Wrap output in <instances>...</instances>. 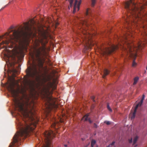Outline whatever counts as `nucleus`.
I'll return each mask as SVG.
<instances>
[{
	"label": "nucleus",
	"mask_w": 147,
	"mask_h": 147,
	"mask_svg": "<svg viewBox=\"0 0 147 147\" xmlns=\"http://www.w3.org/2000/svg\"><path fill=\"white\" fill-rule=\"evenodd\" d=\"M16 109L21 112L24 117L22 125L20 131L16 134L13 141L9 147H12L15 144L29 135L32 131L38 124L39 119L35 115L34 103H14Z\"/></svg>",
	"instance_id": "obj_1"
},
{
	"label": "nucleus",
	"mask_w": 147,
	"mask_h": 147,
	"mask_svg": "<svg viewBox=\"0 0 147 147\" xmlns=\"http://www.w3.org/2000/svg\"><path fill=\"white\" fill-rule=\"evenodd\" d=\"M29 22L24 23V26H20L18 28H14L13 26H11L10 30L8 31V32L5 33L4 35L0 36V39L5 38V41H3L1 43V45L4 44L8 45L11 43V47L16 53L18 52V50L20 47L23 48L26 42V38L28 35L32 33V28L34 30L35 28L33 26L35 23L34 19H31Z\"/></svg>",
	"instance_id": "obj_2"
},
{
	"label": "nucleus",
	"mask_w": 147,
	"mask_h": 147,
	"mask_svg": "<svg viewBox=\"0 0 147 147\" xmlns=\"http://www.w3.org/2000/svg\"><path fill=\"white\" fill-rule=\"evenodd\" d=\"M39 35V41L42 46L38 48H35L34 54H32L31 57L34 60L35 58L38 66L40 68H42L45 61V58L48 55V51L49 50L46 47L45 44L48 42L51 35L48 31L44 30L40 31Z\"/></svg>",
	"instance_id": "obj_3"
},
{
	"label": "nucleus",
	"mask_w": 147,
	"mask_h": 147,
	"mask_svg": "<svg viewBox=\"0 0 147 147\" xmlns=\"http://www.w3.org/2000/svg\"><path fill=\"white\" fill-rule=\"evenodd\" d=\"M125 41L122 42V43H119L117 45H112L109 47L106 48L103 51L104 54H110L119 48L124 51L127 55L131 58L133 57L134 60L132 63V66H134L136 64L135 61L136 58V56L132 53L133 49L134 47L133 44L131 43L128 41V37L126 34L124 37Z\"/></svg>",
	"instance_id": "obj_4"
},
{
	"label": "nucleus",
	"mask_w": 147,
	"mask_h": 147,
	"mask_svg": "<svg viewBox=\"0 0 147 147\" xmlns=\"http://www.w3.org/2000/svg\"><path fill=\"white\" fill-rule=\"evenodd\" d=\"M90 24L89 20L87 18L85 20H80L78 22V24H77L79 29L82 28V30H81V31L83 34V36L82 37V39L84 43L85 44V47L87 50L91 49V47L93 46L94 45V43L91 40V34L87 32V29L86 28L88 27Z\"/></svg>",
	"instance_id": "obj_5"
},
{
	"label": "nucleus",
	"mask_w": 147,
	"mask_h": 147,
	"mask_svg": "<svg viewBox=\"0 0 147 147\" xmlns=\"http://www.w3.org/2000/svg\"><path fill=\"white\" fill-rule=\"evenodd\" d=\"M26 73L29 77L37 79L38 78V73L36 65L33 64L31 68H29L27 70Z\"/></svg>",
	"instance_id": "obj_6"
},
{
	"label": "nucleus",
	"mask_w": 147,
	"mask_h": 147,
	"mask_svg": "<svg viewBox=\"0 0 147 147\" xmlns=\"http://www.w3.org/2000/svg\"><path fill=\"white\" fill-rule=\"evenodd\" d=\"M69 3V5L68 7V8L70 9V7H71L73 5V3L74 1L75 3L74 5V10L73 13H74L76 11V9H78V11L80 9V6L81 4V1L80 0L78 3L77 0H68Z\"/></svg>",
	"instance_id": "obj_7"
},
{
	"label": "nucleus",
	"mask_w": 147,
	"mask_h": 147,
	"mask_svg": "<svg viewBox=\"0 0 147 147\" xmlns=\"http://www.w3.org/2000/svg\"><path fill=\"white\" fill-rule=\"evenodd\" d=\"M49 100L48 101L45 103L46 104V110L45 111L47 114H49L53 107L55 106L54 104L51 103V98H49Z\"/></svg>",
	"instance_id": "obj_8"
},
{
	"label": "nucleus",
	"mask_w": 147,
	"mask_h": 147,
	"mask_svg": "<svg viewBox=\"0 0 147 147\" xmlns=\"http://www.w3.org/2000/svg\"><path fill=\"white\" fill-rule=\"evenodd\" d=\"M145 98V95L144 94L142 95V98L141 100H140V102H139L138 104H137L135 108L134 111L133 113H131L129 115V117H131V119H134L135 116V115L136 113L138 107L139 106H141L143 102V100Z\"/></svg>",
	"instance_id": "obj_9"
},
{
	"label": "nucleus",
	"mask_w": 147,
	"mask_h": 147,
	"mask_svg": "<svg viewBox=\"0 0 147 147\" xmlns=\"http://www.w3.org/2000/svg\"><path fill=\"white\" fill-rule=\"evenodd\" d=\"M7 54L6 55L8 59V61H9V63L10 64V65L12 66L13 65L14 62L13 61L11 63L10 61V59H13L14 60V54L13 53H11L10 51L9 50H8L7 49Z\"/></svg>",
	"instance_id": "obj_10"
},
{
	"label": "nucleus",
	"mask_w": 147,
	"mask_h": 147,
	"mask_svg": "<svg viewBox=\"0 0 147 147\" xmlns=\"http://www.w3.org/2000/svg\"><path fill=\"white\" fill-rule=\"evenodd\" d=\"M51 123V127H55L56 126H58L59 123V122L56 120L55 118H53V119Z\"/></svg>",
	"instance_id": "obj_11"
},
{
	"label": "nucleus",
	"mask_w": 147,
	"mask_h": 147,
	"mask_svg": "<svg viewBox=\"0 0 147 147\" xmlns=\"http://www.w3.org/2000/svg\"><path fill=\"white\" fill-rule=\"evenodd\" d=\"M89 113L87 114L86 115L82 118V120H83L85 118L84 121H87L88 120L90 123H91L92 121L90 120V119H88V117L89 116Z\"/></svg>",
	"instance_id": "obj_12"
},
{
	"label": "nucleus",
	"mask_w": 147,
	"mask_h": 147,
	"mask_svg": "<svg viewBox=\"0 0 147 147\" xmlns=\"http://www.w3.org/2000/svg\"><path fill=\"white\" fill-rule=\"evenodd\" d=\"M109 71L107 69H104L103 70V74L102 75V78H105V76L109 74Z\"/></svg>",
	"instance_id": "obj_13"
},
{
	"label": "nucleus",
	"mask_w": 147,
	"mask_h": 147,
	"mask_svg": "<svg viewBox=\"0 0 147 147\" xmlns=\"http://www.w3.org/2000/svg\"><path fill=\"white\" fill-rule=\"evenodd\" d=\"M18 69H13L12 70V71L14 73H16L19 72L20 69V65H19L18 67Z\"/></svg>",
	"instance_id": "obj_14"
},
{
	"label": "nucleus",
	"mask_w": 147,
	"mask_h": 147,
	"mask_svg": "<svg viewBox=\"0 0 147 147\" xmlns=\"http://www.w3.org/2000/svg\"><path fill=\"white\" fill-rule=\"evenodd\" d=\"M139 79V78L138 77H135L134 79V82L133 84L134 85L136 84H137Z\"/></svg>",
	"instance_id": "obj_15"
},
{
	"label": "nucleus",
	"mask_w": 147,
	"mask_h": 147,
	"mask_svg": "<svg viewBox=\"0 0 147 147\" xmlns=\"http://www.w3.org/2000/svg\"><path fill=\"white\" fill-rule=\"evenodd\" d=\"M96 143V141L95 140H92L91 141V147H94V145Z\"/></svg>",
	"instance_id": "obj_16"
},
{
	"label": "nucleus",
	"mask_w": 147,
	"mask_h": 147,
	"mask_svg": "<svg viewBox=\"0 0 147 147\" xmlns=\"http://www.w3.org/2000/svg\"><path fill=\"white\" fill-rule=\"evenodd\" d=\"M90 9L88 8L87 9L86 12V15L87 16H88L90 14Z\"/></svg>",
	"instance_id": "obj_17"
},
{
	"label": "nucleus",
	"mask_w": 147,
	"mask_h": 147,
	"mask_svg": "<svg viewBox=\"0 0 147 147\" xmlns=\"http://www.w3.org/2000/svg\"><path fill=\"white\" fill-rule=\"evenodd\" d=\"M138 139V137L137 136H136L133 140V144H134L136 142Z\"/></svg>",
	"instance_id": "obj_18"
},
{
	"label": "nucleus",
	"mask_w": 147,
	"mask_h": 147,
	"mask_svg": "<svg viewBox=\"0 0 147 147\" xmlns=\"http://www.w3.org/2000/svg\"><path fill=\"white\" fill-rule=\"evenodd\" d=\"M96 0H92L91 6L94 7L95 4Z\"/></svg>",
	"instance_id": "obj_19"
},
{
	"label": "nucleus",
	"mask_w": 147,
	"mask_h": 147,
	"mask_svg": "<svg viewBox=\"0 0 147 147\" xmlns=\"http://www.w3.org/2000/svg\"><path fill=\"white\" fill-rule=\"evenodd\" d=\"M107 109L109 110L110 112H112V109H111V108L110 107L109 105V103H108L107 105Z\"/></svg>",
	"instance_id": "obj_20"
},
{
	"label": "nucleus",
	"mask_w": 147,
	"mask_h": 147,
	"mask_svg": "<svg viewBox=\"0 0 147 147\" xmlns=\"http://www.w3.org/2000/svg\"><path fill=\"white\" fill-rule=\"evenodd\" d=\"M105 123H106L107 125H110L111 124V122L109 121H105Z\"/></svg>",
	"instance_id": "obj_21"
},
{
	"label": "nucleus",
	"mask_w": 147,
	"mask_h": 147,
	"mask_svg": "<svg viewBox=\"0 0 147 147\" xmlns=\"http://www.w3.org/2000/svg\"><path fill=\"white\" fill-rule=\"evenodd\" d=\"M95 97L94 96H93L91 97V99L94 102H95V100H94Z\"/></svg>",
	"instance_id": "obj_22"
},
{
	"label": "nucleus",
	"mask_w": 147,
	"mask_h": 147,
	"mask_svg": "<svg viewBox=\"0 0 147 147\" xmlns=\"http://www.w3.org/2000/svg\"><path fill=\"white\" fill-rule=\"evenodd\" d=\"M132 138H131L130 139H129V143H132Z\"/></svg>",
	"instance_id": "obj_23"
},
{
	"label": "nucleus",
	"mask_w": 147,
	"mask_h": 147,
	"mask_svg": "<svg viewBox=\"0 0 147 147\" xmlns=\"http://www.w3.org/2000/svg\"><path fill=\"white\" fill-rule=\"evenodd\" d=\"M94 127L95 128H97V125L95 123H94Z\"/></svg>",
	"instance_id": "obj_24"
},
{
	"label": "nucleus",
	"mask_w": 147,
	"mask_h": 147,
	"mask_svg": "<svg viewBox=\"0 0 147 147\" xmlns=\"http://www.w3.org/2000/svg\"><path fill=\"white\" fill-rule=\"evenodd\" d=\"M115 142H114V141H113L111 143V145H113L114 144H115Z\"/></svg>",
	"instance_id": "obj_25"
},
{
	"label": "nucleus",
	"mask_w": 147,
	"mask_h": 147,
	"mask_svg": "<svg viewBox=\"0 0 147 147\" xmlns=\"http://www.w3.org/2000/svg\"><path fill=\"white\" fill-rule=\"evenodd\" d=\"M7 46H3V48H5L6 49H7Z\"/></svg>",
	"instance_id": "obj_26"
},
{
	"label": "nucleus",
	"mask_w": 147,
	"mask_h": 147,
	"mask_svg": "<svg viewBox=\"0 0 147 147\" xmlns=\"http://www.w3.org/2000/svg\"><path fill=\"white\" fill-rule=\"evenodd\" d=\"M59 24L58 23H57L56 24V27Z\"/></svg>",
	"instance_id": "obj_27"
},
{
	"label": "nucleus",
	"mask_w": 147,
	"mask_h": 147,
	"mask_svg": "<svg viewBox=\"0 0 147 147\" xmlns=\"http://www.w3.org/2000/svg\"><path fill=\"white\" fill-rule=\"evenodd\" d=\"M56 88V86H54V89H55Z\"/></svg>",
	"instance_id": "obj_28"
},
{
	"label": "nucleus",
	"mask_w": 147,
	"mask_h": 147,
	"mask_svg": "<svg viewBox=\"0 0 147 147\" xmlns=\"http://www.w3.org/2000/svg\"><path fill=\"white\" fill-rule=\"evenodd\" d=\"M64 146H65V147H66V146H67V145H64Z\"/></svg>",
	"instance_id": "obj_29"
}]
</instances>
